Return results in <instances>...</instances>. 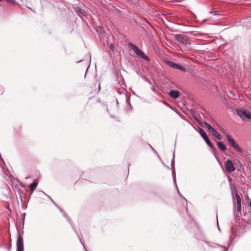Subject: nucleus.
<instances>
[{"label":"nucleus","instance_id":"nucleus-1","mask_svg":"<svg viewBox=\"0 0 251 251\" xmlns=\"http://www.w3.org/2000/svg\"><path fill=\"white\" fill-rule=\"evenodd\" d=\"M128 45L130 49L134 52V53L138 56L144 59L145 60L149 61L150 58L146 55L142 51H141L138 47L131 42H129Z\"/></svg>","mask_w":251,"mask_h":251},{"label":"nucleus","instance_id":"nucleus-2","mask_svg":"<svg viewBox=\"0 0 251 251\" xmlns=\"http://www.w3.org/2000/svg\"><path fill=\"white\" fill-rule=\"evenodd\" d=\"M236 112L238 116L242 119L247 118L251 120V113L248 110L237 109Z\"/></svg>","mask_w":251,"mask_h":251},{"label":"nucleus","instance_id":"nucleus-3","mask_svg":"<svg viewBox=\"0 0 251 251\" xmlns=\"http://www.w3.org/2000/svg\"><path fill=\"white\" fill-rule=\"evenodd\" d=\"M175 37L176 39L182 44L185 45L191 44L188 37L184 35L176 34Z\"/></svg>","mask_w":251,"mask_h":251},{"label":"nucleus","instance_id":"nucleus-4","mask_svg":"<svg viewBox=\"0 0 251 251\" xmlns=\"http://www.w3.org/2000/svg\"><path fill=\"white\" fill-rule=\"evenodd\" d=\"M17 251H24V241L23 238L20 235V232H18V236L16 241Z\"/></svg>","mask_w":251,"mask_h":251},{"label":"nucleus","instance_id":"nucleus-5","mask_svg":"<svg viewBox=\"0 0 251 251\" xmlns=\"http://www.w3.org/2000/svg\"><path fill=\"white\" fill-rule=\"evenodd\" d=\"M200 133L201 134V137L203 139V140L205 141L206 144L209 147L212 148L213 146L212 144L211 143L210 140L208 139V138L207 136V135L205 131L201 128H200Z\"/></svg>","mask_w":251,"mask_h":251},{"label":"nucleus","instance_id":"nucleus-6","mask_svg":"<svg viewBox=\"0 0 251 251\" xmlns=\"http://www.w3.org/2000/svg\"><path fill=\"white\" fill-rule=\"evenodd\" d=\"M225 166L226 171L229 173L233 172L235 170V167L232 161L230 160H227L226 162Z\"/></svg>","mask_w":251,"mask_h":251},{"label":"nucleus","instance_id":"nucleus-7","mask_svg":"<svg viewBox=\"0 0 251 251\" xmlns=\"http://www.w3.org/2000/svg\"><path fill=\"white\" fill-rule=\"evenodd\" d=\"M167 64L171 67L173 68H175V69H178V70H179L181 71H183V72H185L186 71V69L185 68H184V67L179 65V64H176V63H175L173 62H171V61H168L167 62Z\"/></svg>","mask_w":251,"mask_h":251},{"label":"nucleus","instance_id":"nucleus-8","mask_svg":"<svg viewBox=\"0 0 251 251\" xmlns=\"http://www.w3.org/2000/svg\"><path fill=\"white\" fill-rule=\"evenodd\" d=\"M211 134L217 138L218 140H221L222 139V135L217 131L214 128L210 131Z\"/></svg>","mask_w":251,"mask_h":251},{"label":"nucleus","instance_id":"nucleus-9","mask_svg":"<svg viewBox=\"0 0 251 251\" xmlns=\"http://www.w3.org/2000/svg\"><path fill=\"white\" fill-rule=\"evenodd\" d=\"M236 151H237L238 152H240L241 153V155L243 156V157H245L246 154H247V152L246 151H244L238 145V144L237 143L235 146H234V147H233Z\"/></svg>","mask_w":251,"mask_h":251},{"label":"nucleus","instance_id":"nucleus-10","mask_svg":"<svg viewBox=\"0 0 251 251\" xmlns=\"http://www.w3.org/2000/svg\"><path fill=\"white\" fill-rule=\"evenodd\" d=\"M169 95L171 97L176 99L178 98L179 96V93L178 91L176 90H171L169 93Z\"/></svg>","mask_w":251,"mask_h":251},{"label":"nucleus","instance_id":"nucleus-11","mask_svg":"<svg viewBox=\"0 0 251 251\" xmlns=\"http://www.w3.org/2000/svg\"><path fill=\"white\" fill-rule=\"evenodd\" d=\"M235 196L237 202V209L238 210L240 211L241 210V198L240 196L237 193L235 194Z\"/></svg>","mask_w":251,"mask_h":251},{"label":"nucleus","instance_id":"nucleus-12","mask_svg":"<svg viewBox=\"0 0 251 251\" xmlns=\"http://www.w3.org/2000/svg\"><path fill=\"white\" fill-rule=\"evenodd\" d=\"M217 146L222 151H225L226 149V146L222 142H218Z\"/></svg>","mask_w":251,"mask_h":251},{"label":"nucleus","instance_id":"nucleus-13","mask_svg":"<svg viewBox=\"0 0 251 251\" xmlns=\"http://www.w3.org/2000/svg\"><path fill=\"white\" fill-rule=\"evenodd\" d=\"M37 185H38V183L36 182H33V183H32L31 184H30L29 188H30V191L32 192H33L34 191V190L35 189Z\"/></svg>","mask_w":251,"mask_h":251},{"label":"nucleus","instance_id":"nucleus-14","mask_svg":"<svg viewBox=\"0 0 251 251\" xmlns=\"http://www.w3.org/2000/svg\"><path fill=\"white\" fill-rule=\"evenodd\" d=\"M174 158H175V151L174 152V153H173V159L171 161V167H172V169L173 170V176H176V175H175V159H174Z\"/></svg>","mask_w":251,"mask_h":251},{"label":"nucleus","instance_id":"nucleus-15","mask_svg":"<svg viewBox=\"0 0 251 251\" xmlns=\"http://www.w3.org/2000/svg\"><path fill=\"white\" fill-rule=\"evenodd\" d=\"M251 20V19H246V21L244 22V24H246V26L250 28L251 27V24L250 23V21Z\"/></svg>","mask_w":251,"mask_h":251},{"label":"nucleus","instance_id":"nucleus-16","mask_svg":"<svg viewBox=\"0 0 251 251\" xmlns=\"http://www.w3.org/2000/svg\"><path fill=\"white\" fill-rule=\"evenodd\" d=\"M77 11L80 14V15H82L83 16L84 15L85 11L83 9H81L80 8H77Z\"/></svg>","mask_w":251,"mask_h":251},{"label":"nucleus","instance_id":"nucleus-17","mask_svg":"<svg viewBox=\"0 0 251 251\" xmlns=\"http://www.w3.org/2000/svg\"><path fill=\"white\" fill-rule=\"evenodd\" d=\"M205 125L207 127L209 132L213 128V127L212 126H211L210 124L207 123H205Z\"/></svg>","mask_w":251,"mask_h":251},{"label":"nucleus","instance_id":"nucleus-18","mask_svg":"<svg viewBox=\"0 0 251 251\" xmlns=\"http://www.w3.org/2000/svg\"><path fill=\"white\" fill-rule=\"evenodd\" d=\"M173 181H174V183L176 185V188H177V192L178 193L179 195L181 194L178 189V188L176 186V176H173Z\"/></svg>","mask_w":251,"mask_h":251},{"label":"nucleus","instance_id":"nucleus-19","mask_svg":"<svg viewBox=\"0 0 251 251\" xmlns=\"http://www.w3.org/2000/svg\"><path fill=\"white\" fill-rule=\"evenodd\" d=\"M109 49L111 50H112L113 51L114 50V49H115V47H114V45L113 44H110L109 45Z\"/></svg>","mask_w":251,"mask_h":251},{"label":"nucleus","instance_id":"nucleus-20","mask_svg":"<svg viewBox=\"0 0 251 251\" xmlns=\"http://www.w3.org/2000/svg\"><path fill=\"white\" fill-rule=\"evenodd\" d=\"M55 205L59 209V211H60V212L63 213V215L65 217V214L63 212V210L58 205H57V204Z\"/></svg>","mask_w":251,"mask_h":251},{"label":"nucleus","instance_id":"nucleus-21","mask_svg":"<svg viewBox=\"0 0 251 251\" xmlns=\"http://www.w3.org/2000/svg\"><path fill=\"white\" fill-rule=\"evenodd\" d=\"M144 80H145L147 82H148L150 84L152 85V82L148 78H147L146 77H144Z\"/></svg>","mask_w":251,"mask_h":251},{"label":"nucleus","instance_id":"nucleus-22","mask_svg":"<svg viewBox=\"0 0 251 251\" xmlns=\"http://www.w3.org/2000/svg\"><path fill=\"white\" fill-rule=\"evenodd\" d=\"M208 245H209V246H210V247H211L212 248H216V247H220L221 248H223V247L222 246L219 245L218 244H216L214 246L210 245L209 244H208Z\"/></svg>","mask_w":251,"mask_h":251},{"label":"nucleus","instance_id":"nucleus-23","mask_svg":"<svg viewBox=\"0 0 251 251\" xmlns=\"http://www.w3.org/2000/svg\"><path fill=\"white\" fill-rule=\"evenodd\" d=\"M226 137L228 141L230 140L232 138L228 134L226 135Z\"/></svg>","mask_w":251,"mask_h":251},{"label":"nucleus","instance_id":"nucleus-24","mask_svg":"<svg viewBox=\"0 0 251 251\" xmlns=\"http://www.w3.org/2000/svg\"><path fill=\"white\" fill-rule=\"evenodd\" d=\"M48 199H50V201H52V202L54 204V205H56V204L55 203V202L51 199V198H50V197L49 195H48Z\"/></svg>","mask_w":251,"mask_h":251},{"label":"nucleus","instance_id":"nucleus-25","mask_svg":"<svg viewBox=\"0 0 251 251\" xmlns=\"http://www.w3.org/2000/svg\"><path fill=\"white\" fill-rule=\"evenodd\" d=\"M235 140L232 138L230 140H229L228 142L229 143L231 144V143H232L233 142H234Z\"/></svg>","mask_w":251,"mask_h":251},{"label":"nucleus","instance_id":"nucleus-26","mask_svg":"<svg viewBox=\"0 0 251 251\" xmlns=\"http://www.w3.org/2000/svg\"><path fill=\"white\" fill-rule=\"evenodd\" d=\"M237 143L235 142V141L233 142L232 143H231L230 145L232 146V147H234V146H235V145Z\"/></svg>","mask_w":251,"mask_h":251},{"label":"nucleus","instance_id":"nucleus-27","mask_svg":"<svg viewBox=\"0 0 251 251\" xmlns=\"http://www.w3.org/2000/svg\"><path fill=\"white\" fill-rule=\"evenodd\" d=\"M6 0L9 2H13L14 1V0Z\"/></svg>","mask_w":251,"mask_h":251},{"label":"nucleus","instance_id":"nucleus-28","mask_svg":"<svg viewBox=\"0 0 251 251\" xmlns=\"http://www.w3.org/2000/svg\"><path fill=\"white\" fill-rule=\"evenodd\" d=\"M151 89H152L153 91H155V87H154V86H152V87H151Z\"/></svg>","mask_w":251,"mask_h":251},{"label":"nucleus","instance_id":"nucleus-29","mask_svg":"<svg viewBox=\"0 0 251 251\" xmlns=\"http://www.w3.org/2000/svg\"><path fill=\"white\" fill-rule=\"evenodd\" d=\"M224 249H225V251H227V248H226V247H224Z\"/></svg>","mask_w":251,"mask_h":251},{"label":"nucleus","instance_id":"nucleus-30","mask_svg":"<svg viewBox=\"0 0 251 251\" xmlns=\"http://www.w3.org/2000/svg\"><path fill=\"white\" fill-rule=\"evenodd\" d=\"M250 206L251 207V201H250Z\"/></svg>","mask_w":251,"mask_h":251},{"label":"nucleus","instance_id":"nucleus-31","mask_svg":"<svg viewBox=\"0 0 251 251\" xmlns=\"http://www.w3.org/2000/svg\"><path fill=\"white\" fill-rule=\"evenodd\" d=\"M180 197H183L181 194L179 195Z\"/></svg>","mask_w":251,"mask_h":251},{"label":"nucleus","instance_id":"nucleus-32","mask_svg":"<svg viewBox=\"0 0 251 251\" xmlns=\"http://www.w3.org/2000/svg\"><path fill=\"white\" fill-rule=\"evenodd\" d=\"M151 147L152 150H154L153 148L151 146Z\"/></svg>","mask_w":251,"mask_h":251},{"label":"nucleus","instance_id":"nucleus-33","mask_svg":"<svg viewBox=\"0 0 251 251\" xmlns=\"http://www.w3.org/2000/svg\"><path fill=\"white\" fill-rule=\"evenodd\" d=\"M80 241L81 243L82 244V242L81 240H80Z\"/></svg>","mask_w":251,"mask_h":251},{"label":"nucleus","instance_id":"nucleus-34","mask_svg":"<svg viewBox=\"0 0 251 251\" xmlns=\"http://www.w3.org/2000/svg\"><path fill=\"white\" fill-rule=\"evenodd\" d=\"M80 241L81 243L82 244V242L81 240H80Z\"/></svg>","mask_w":251,"mask_h":251},{"label":"nucleus","instance_id":"nucleus-35","mask_svg":"<svg viewBox=\"0 0 251 251\" xmlns=\"http://www.w3.org/2000/svg\"><path fill=\"white\" fill-rule=\"evenodd\" d=\"M80 241L81 243L82 244V242L81 240H80Z\"/></svg>","mask_w":251,"mask_h":251},{"label":"nucleus","instance_id":"nucleus-36","mask_svg":"<svg viewBox=\"0 0 251 251\" xmlns=\"http://www.w3.org/2000/svg\"><path fill=\"white\" fill-rule=\"evenodd\" d=\"M1 1V0H0V1Z\"/></svg>","mask_w":251,"mask_h":251}]
</instances>
